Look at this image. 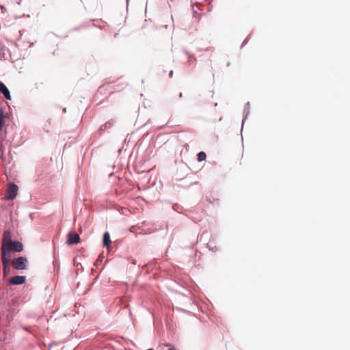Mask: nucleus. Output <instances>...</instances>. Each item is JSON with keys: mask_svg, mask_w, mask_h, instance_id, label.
<instances>
[{"mask_svg": "<svg viewBox=\"0 0 350 350\" xmlns=\"http://www.w3.org/2000/svg\"><path fill=\"white\" fill-rule=\"evenodd\" d=\"M20 252H22V242L12 240L10 232L4 231L1 244V258L11 260L12 253Z\"/></svg>", "mask_w": 350, "mask_h": 350, "instance_id": "nucleus-1", "label": "nucleus"}, {"mask_svg": "<svg viewBox=\"0 0 350 350\" xmlns=\"http://www.w3.org/2000/svg\"><path fill=\"white\" fill-rule=\"evenodd\" d=\"M18 186L14 183H10L8 184L7 193L5 196V199L10 200L14 199L18 194Z\"/></svg>", "mask_w": 350, "mask_h": 350, "instance_id": "nucleus-2", "label": "nucleus"}, {"mask_svg": "<svg viewBox=\"0 0 350 350\" xmlns=\"http://www.w3.org/2000/svg\"><path fill=\"white\" fill-rule=\"evenodd\" d=\"M11 260L10 259H4L2 258V266H3V277H7L9 274H10V264Z\"/></svg>", "mask_w": 350, "mask_h": 350, "instance_id": "nucleus-3", "label": "nucleus"}, {"mask_svg": "<svg viewBox=\"0 0 350 350\" xmlns=\"http://www.w3.org/2000/svg\"><path fill=\"white\" fill-rule=\"evenodd\" d=\"M0 93L2 94L7 100L12 99L10 90L1 81H0Z\"/></svg>", "mask_w": 350, "mask_h": 350, "instance_id": "nucleus-4", "label": "nucleus"}, {"mask_svg": "<svg viewBox=\"0 0 350 350\" xmlns=\"http://www.w3.org/2000/svg\"><path fill=\"white\" fill-rule=\"evenodd\" d=\"M80 237L77 233H69L68 234L67 243L68 245H74L79 242Z\"/></svg>", "mask_w": 350, "mask_h": 350, "instance_id": "nucleus-5", "label": "nucleus"}, {"mask_svg": "<svg viewBox=\"0 0 350 350\" xmlns=\"http://www.w3.org/2000/svg\"><path fill=\"white\" fill-rule=\"evenodd\" d=\"M8 284L9 285H21L22 284V275H16L14 277L10 278Z\"/></svg>", "mask_w": 350, "mask_h": 350, "instance_id": "nucleus-6", "label": "nucleus"}, {"mask_svg": "<svg viewBox=\"0 0 350 350\" xmlns=\"http://www.w3.org/2000/svg\"><path fill=\"white\" fill-rule=\"evenodd\" d=\"M12 266L17 269V270H22V256H19L16 258H15L12 262Z\"/></svg>", "mask_w": 350, "mask_h": 350, "instance_id": "nucleus-7", "label": "nucleus"}, {"mask_svg": "<svg viewBox=\"0 0 350 350\" xmlns=\"http://www.w3.org/2000/svg\"><path fill=\"white\" fill-rule=\"evenodd\" d=\"M5 124V115L3 110L0 107V131H2L3 127Z\"/></svg>", "mask_w": 350, "mask_h": 350, "instance_id": "nucleus-8", "label": "nucleus"}, {"mask_svg": "<svg viewBox=\"0 0 350 350\" xmlns=\"http://www.w3.org/2000/svg\"><path fill=\"white\" fill-rule=\"evenodd\" d=\"M111 243V241L110 239L109 233L108 232H105L103 234V245L108 247Z\"/></svg>", "mask_w": 350, "mask_h": 350, "instance_id": "nucleus-9", "label": "nucleus"}, {"mask_svg": "<svg viewBox=\"0 0 350 350\" xmlns=\"http://www.w3.org/2000/svg\"><path fill=\"white\" fill-rule=\"evenodd\" d=\"M206 154L204 152L202 151L198 154V161H200V162L206 160Z\"/></svg>", "mask_w": 350, "mask_h": 350, "instance_id": "nucleus-10", "label": "nucleus"}, {"mask_svg": "<svg viewBox=\"0 0 350 350\" xmlns=\"http://www.w3.org/2000/svg\"><path fill=\"white\" fill-rule=\"evenodd\" d=\"M23 289L25 288H27V290L29 289V287L30 286V284H28L27 282V280H26V276H24L23 275Z\"/></svg>", "mask_w": 350, "mask_h": 350, "instance_id": "nucleus-11", "label": "nucleus"}, {"mask_svg": "<svg viewBox=\"0 0 350 350\" xmlns=\"http://www.w3.org/2000/svg\"><path fill=\"white\" fill-rule=\"evenodd\" d=\"M113 121H109V122H107L105 124V129H107V128H109L111 127L112 125H113Z\"/></svg>", "mask_w": 350, "mask_h": 350, "instance_id": "nucleus-12", "label": "nucleus"}, {"mask_svg": "<svg viewBox=\"0 0 350 350\" xmlns=\"http://www.w3.org/2000/svg\"><path fill=\"white\" fill-rule=\"evenodd\" d=\"M27 260L25 258H23V270L27 269Z\"/></svg>", "mask_w": 350, "mask_h": 350, "instance_id": "nucleus-13", "label": "nucleus"}, {"mask_svg": "<svg viewBox=\"0 0 350 350\" xmlns=\"http://www.w3.org/2000/svg\"><path fill=\"white\" fill-rule=\"evenodd\" d=\"M168 350H176V349L170 348Z\"/></svg>", "mask_w": 350, "mask_h": 350, "instance_id": "nucleus-14", "label": "nucleus"}, {"mask_svg": "<svg viewBox=\"0 0 350 350\" xmlns=\"http://www.w3.org/2000/svg\"><path fill=\"white\" fill-rule=\"evenodd\" d=\"M180 96L183 97V94L182 93H180Z\"/></svg>", "mask_w": 350, "mask_h": 350, "instance_id": "nucleus-15", "label": "nucleus"}]
</instances>
